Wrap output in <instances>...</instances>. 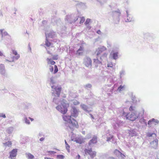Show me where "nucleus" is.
<instances>
[{
	"label": "nucleus",
	"mask_w": 159,
	"mask_h": 159,
	"mask_svg": "<svg viewBox=\"0 0 159 159\" xmlns=\"http://www.w3.org/2000/svg\"><path fill=\"white\" fill-rule=\"evenodd\" d=\"M71 115L63 116L62 118L63 120L66 122L65 125L66 126H68L69 128L71 130H74V127L77 128L78 126L77 121L73 118H72L71 116L76 117L78 116V111L75 107H73L71 110Z\"/></svg>",
	"instance_id": "f257e3e1"
},
{
	"label": "nucleus",
	"mask_w": 159,
	"mask_h": 159,
	"mask_svg": "<svg viewBox=\"0 0 159 159\" xmlns=\"http://www.w3.org/2000/svg\"><path fill=\"white\" fill-rule=\"evenodd\" d=\"M119 111L120 112L119 116L125 117L127 119L132 121H134L136 119L140 118V116L142 117L144 112L143 110L141 113L137 111H134L131 112L130 114H129V113L125 112L124 110H120Z\"/></svg>",
	"instance_id": "f03ea898"
},
{
	"label": "nucleus",
	"mask_w": 159,
	"mask_h": 159,
	"mask_svg": "<svg viewBox=\"0 0 159 159\" xmlns=\"http://www.w3.org/2000/svg\"><path fill=\"white\" fill-rule=\"evenodd\" d=\"M51 88L52 89V96H55L53 98V102L56 104H57L59 102V99L58 98L60 96L61 88L55 87L54 85L51 86Z\"/></svg>",
	"instance_id": "7ed1b4c3"
},
{
	"label": "nucleus",
	"mask_w": 159,
	"mask_h": 159,
	"mask_svg": "<svg viewBox=\"0 0 159 159\" xmlns=\"http://www.w3.org/2000/svg\"><path fill=\"white\" fill-rule=\"evenodd\" d=\"M79 16L75 14H71L66 16L65 18V21L70 24H75L79 20Z\"/></svg>",
	"instance_id": "20e7f679"
},
{
	"label": "nucleus",
	"mask_w": 159,
	"mask_h": 159,
	"mask_svg": "<svg viewBox=\"0 0 159 159\" xmlns=\"http://www.w3.org/2000/svg\"><path fill=\"white\" fill-rule=\"evenodd\" d=\"M69 107V104L63 101L61 102V104L58 105L56 107V109L63 114L66 113L67 111L68 107Z\"/></svg>",
	"instance_id": "39448f33"
},
{
	"label": "nucleus",
	"mask_w": 159,
	"mask_h": 159,
	"mask_svg": "<svg viewBox=\"0 0 159 159\" xmlns=\"http://www.w3.org/2000/svg\"><path fill=\"white\" fill-rule=\"evenodd\" d=\"M83 63L87 67H91L92 66L91 59L87 56H86L84 59Z\"/></svg>",
	"instance_id": "423d86ee"
},
{
	"label": "nucleus",
	"mask_w": 159,
	"mask_h": 159,
	"mask_svg": "<svg viewBox=\"0 0 159 159\" xmlns=\"http://www.w3.org/2000/svg\"><path fill=\"white\" fill-rule=\"evenodd\" d=\"M118 48H116L112 50L111 53L110 55L112 59L114 60H116L118 58V54L119 53Z\"/></svg>",
	"instance_id": "0eeeda50"
},
{
	"label": "nucleus",
	"mask_w": 159,
	"mask_h": 159,
	"mask_svg": "<svg viewBox=\"0 0 159 159\" xmlns=\"http://www.w3.org/2000/svg\"><path fill=\"white\" fill-rule=\"evenodd\" d=\"M51 23L53 25H57L58 27H61V21L60 19H57L56 17H54L52 19Z\"/></svg>",
	"instance_id": "6e6552de"
},
{
	"label": "nucleus",
	"mask_w": 159,
	"mask_h": 159,
	"mask_svg": "<svg viewBox=\"0 0 159 159\" xmlns=\"http://www.w3.org/2000/svg\"><path fill=\"white\" fill-rule=\"evenodd\" d=\"M84 151L86 154H88L89 155L92 159L96 155V152L95 151H92L91 148L89 149H86Z\"/></svg>",
	"instance_id": "1a4fd4ad"
},
{
	"label": "nucleus",
	"mask_w": 159,
	"mask_h": 159,
	"mask_svg": "<svg viewBox=\"0 0 159 159\" xmlns=\"http://www.w3.org/2000/svg\"><path fill=\"white\" fill-rule=\"evenodd\" d=\"M126 13L127 16L126 18V19L125 18V21L126 22H132L134 21V19L133 18V16L129 14V13L128 11L126 10Z\"/></svg>",
	"instance_id": "9d476101"
},
{
	"label": "nucleus",
	"mask_w": 159,
	"mask_h": 159,
	"mask_svg": "<svg viewBox=\"0 0 159 159\" xmlns=\"http://www.w3.org/2000/svg\"><path fill=\"white\" fill-rule=\"evenodd\" d=\"M0 74L4 76H7L5 65L2 64H0Z\"/></svg>",
	"instance_id": "9b49d317"
},
{
	"label": "nucleus",
	"mask_w": 159,
	"mask_h": 159,
	"mask_svg": "<svg viewBox=\"0 0 159 159\" xmlns=\"http://www.w3.org/2000/svg\"><path fill=\"white\" fill-rule=\"evenodd\" d=\"M17 149L16 148L13 149L9 153L10 156L9 157L11 159H13L14 157H16L17 155Z\"/></svg>",
	"instance_id": "f8f14e48"
},
{
	"label": "nucleus",
	"mask_w": 159,
	"mask_h": 159,
	"mask_svg": "<svg viewBox=\"0 0 159 159\" xmlns=\"http://www.w3.org/2000/svg\"><path fill=\"white\" fill-rule=\"evenodd\" d=\"M158 140L156 139L150 142V145L152 148L156 149L158 147Z\"/></svg>",
	"instance_id": "ddd939ff"
},
{
	"label": "nucleus",
	"mask_w": 159,
	"mask_h": 159,
	"mask_svg": "<svg viewBox=\"0 0 159 159\" xmlns=\"http://www.w3.org/2000/svg\"><path fill=\"white\" fill-rule=\"evenodd\" d=\"M0 32L2 35L1 40H3V37L6 36H7L8 37H9V39L10 38V35H9L4 29H0Z\"/></svg>",
	"instance_id": "4468645a"
},
{
	"label": "nucleus",
	"mask_w": 159,
	"mask_h": 159,
	"mask_svg": "<svg viewBox=\"0 0 159 159\" xmlns=\"http://www.w3.org/2000/svg\"><path fill=\"white\" fill-rule=\"evenodd\" d=\"M47 34V37L51 38H55L57 37V34L55 32L52 30L50 31Z\"/></svg>",
	"instance_id": "2eb2a0df"
},
{
	"label": "nucleus",
	"mask_w": 159,
	"mask_h": 159,
	"mask_svg": "<svg viewBox=\"0 0 159 159\" xmlns=\"http://www.w3.org/2000/svg\"><path fill=\"white\" fill-rule=\"evenodd\" d=\"M106 48L104 46H101L98 48L96 50L97 56L99 57V55L103 51L106 50Z\"/></svg>",
	"instance_id": "dca6fc26"
},
{
	"label": "nucleus",
	"mask_w": 159,
	"mask_h": 159,
	"mask_svg": "<svg viewBox=\"0 0 159 159\" xmlns=\"http://www.w3.org/2000/svg\"><path fill=\"white\" fill-rule=\"evenodd\" d=\"M97 142V137L96 136H94L93 138L90 140L89 143V145L90 147L93 146Z\"/></svg>",
	"instance_id": "f3484780"
},
{
	"label": "nucleus",
	"mask_w": 159,
	"mask_h": 159,
	"mask_svg": "<svg viewBox=\"0 0 159 159\" xmlns=\"http://www.w3.org/2000/svg\"><path fill=\"white\" fill-rule=\"evenodd\" d=\"M21 115L23 117V118L22 119V121L27 125H30V120L28 119L26 116L24 114H22Z\"/></svg>",
	"instance_id": "a211bd4d"
},
{
	"label": "nucleus",
	"mask_w": 159,
	"mask_h": 159,
	"mask_svg": "<svg viewBox=\"0 0 159 159\" xmlns=\"http://www.w3.org/2000/svg\"><path fill=\"white\" fill-rule=\"evenodd\" d=\"M93 64L96 67L102 64V61L99 60V57L97 56L96 59H93Z\"/></svg>",
	"instance_id": "6ab92c4d"
},
{
	"label": "nucleus",
	"mask_w": 159,
	"mask_h": 159,
	"mask_svg": "<svg viewBox=\"0 0 159 159\" xmlns=\"http://www.w3.org/2000/svg\"><path fill=\"white\" fill-rule=\"evenodd\" d=\"M80 107L86 112L89 113L90 111H91V110L90 108L84 104H81L80 105Z\"/></svg>",
	"instance_id": "aec40b11"
},
{
	"label": "nucleus",
	"mask_w": 159,
	"mask_h": 159,
	"mask_svg": "<svg viewBox=\"0 0 159 159\" xmlns=\"http://www.w3.org/2000/svg\"><path fill=\"white\" fill-rule=\"evenodd\" d=\"M20 56L19 55H16L13 56L11 57V60H9L8 58H6L5 59V61H9L10 62H14L15 60H18L20 58Z\"/></svg>",
	"instance_id": "412c9836"
},
{
	"label": "nucleus",
	"mask_w": 159,
	"mask_h": 159,
	"mask_svg": "<svg viewBox=\"0 0 159 159\" xmlns=\"http://www.w3.org/2000/svg\"><path fill=\"white\" fill-rule=\"evenodd\" d=\"M129 135L132 137L136 136L137 135V133L135 129H130L128 130Z\"/></svg>",
	"instance_id": "4be33fe9"
},
{
	"label": "nucleus",
	"mask_w": 159,
	"mask_h": 159,
	"mask_svg": "<svg viewBox=\"0 0 159 159\" xmlns=\"http://www.w3.org/2000/svg\"><path fill=\"white\" fill-rule=\"evenodd\" d=\"M85 20V18L84 17H80L79 16V20L76 23V25H80L83 23Z\"/></svg>",
	"instance_id": "5701e85b"
},
{
	"label": "nucleus",
	"mask_w": 159,
	"mask_h": 159,
	"mask_svg": "<svg viewBox=\"0 0 159 159\" xmlns=\"http://www.w3.org/2000/svg\"><path fill=\"white\" fill-rule=\"evenodd\" d=\"M84 51V47L83 46L80 47L79 49L76 51V54L79 56L82 55Z\"/></svg>",
	"instance_id": "b1692460"
},
{
	"label": "nucleus",
	"mask_w": 159,
	"mask_h": 159,
	"mask_svg": "<svg viewBox=\"0 0 159 159\" xmlns=\"http://www.w3.org/2000/svg\"><path fill=\"white\" fill-rule=\"evenodd\" d=\"M146 136L148 138L152 137L153 138H156L157 136V135L154 132L151 133L150 132H148L146 134Z\"/></svg>",
	"instance_id": "393cba45"
},
{
	"label": "nucleus",
	"mask_w": 159,
	"mask_h": 159,
	"mask_svg": "<svg viewBox=\"0 0 159 159\" xmlns=\"http://www.w3.org/2000/svg\"><path fill=\"white\" fill-rule=\"evenodd\" d=\"M45 34L46 37V39L45 41V45L47 47H49V46H50L51 45V43L50 42H49V41H48V40L47 39V34L46 32L45 33Z\"/></svg>",
	"instance_id": "a878e982"
},
{
	"label": "nucleus",
	"mask_w": 159,
	"mask_h": 159,
	"mask_svg": "<svg viewBox=\"0 0 159 159\" xmlns=\"http://www.w3.org/2000/svg\"><path fill=\"white\" fill-rule=\"evenodd\" d=\"M119 74L120 78V79H121L122 77L125 75V70L124 69H122L120 72Z\"/></svg>",
	"instance_id": "bb28decb"
},
{
	"label": "nucleus",
	"mask_w": 159,
	"mask_h": 159,
	"mask_svg": "<svg viewBox=\"0 0 159 159\" xmlns=\"http://www.w3.org/2000/svg\"><path fill=\"white\" fill-rule=\"evenodd\" d=\"M72 141H74L76 143H78L79 144H81L83 143V140L81 139H76L74 140L73 139H72Z\"/></svg>",
	"instance_id": "cd10ccee"
},
{
	"label": "nucleus",
	"mask_w": 159,
	"mask_h": 159,
	"mask_svg": "<svg viewBox=\"0 0 159 159\" xmlns=\"http://www.w3.org/2000/svg\"><path fill=\"white\" fill-rule=\"evenodd\" d=\"M48 64H50L52 65H54L55 64V62L52 60L51 59L47 58V59Z\"/></svg>",
	"instance_id": "c85d7f7f"
},
{
	"label": "nucleus",
	"mask_w": 159,
	"mask_h": 159,
	"mask_svg": "<svg viewBox=\"0 0 159 159\" xmlns=\"http://www.w3.org/2000/svg\"><path fill=\"white\" fill-rule=\"evenodd\" d=\"M107 54L106 53L103 54L100 57V60L101 61L104 59H106L107 57Z\"/></svg>",
	"instance_id": "c756f323"
},
{
	"label": "nucleus",
	"mask_w": 159,
	"mask_h": 159,
	"mask_svg": "<svg viewBox=\"0 0 159 159\" xmlns=\"http://www.w3.org/2000/svg\"><path fill=\"white\" fill-rule=\"evenodd\" d=\"M26 155H27V157L29 159H33L34 158V156L30 153H26Z\"/></svg>",
	"instance_id": "7c9ffc66"
},
{
	"label": "nucleus",
	"mask_w": 159,
	"mask_h": 159,
	"mask_svg": "<svg viewBox=\"0 0 159 159\" xmlns=\"http://www.w3.org/2000/svg\"><path fill=\"white\" fill-rule=\"evenodd\" d=\"M112 126L114 129H117L119 127V125L117 121L115 122L112 124Z\"/></svg>",
	"instance_id": "2f4dec72"
},
{
	"label": "nucleus",
	"mask_w": 159,
	"mask_h": 159,
	"mask_svg": "<svg viewBox=\"0 0 159 159\" xmlns=\"http://www.w3.org/2000/svg\"><path fill=\"white\" fill-rule=\"evenodd\" d=\"M139 122L142 124H143L145 125H147V122L146 120L143 118H141L139 120Z\"/></svg>",
	"instance_id": "473e14b6"
},
{
	"label": "nucleus",
	"mask_w": 159,
	"mask_h": 159,
	"mask_svg": "<svg viewBox=\"0 0 159 159\" xmlns=\"http://www.w3.org/2000/svg\"><path fill=\"white\" fill-rule=\"evenodd\" d=\"M121 152L117 149H116L114 151V154L117 157H119L120 155L121 154Z\"/></svg>",
	"instance_id": "72a5a7b5"
},
{
	"label": "nucleus",
	"mask_w": 159,
	"mask_h": 159,
	"mask_svg": "<svg viewBox=\"0 0 159 159\" xmlns=\"http://www.w3.org/2000/svg\"><path fill=\"white\" fill-rule=\"evenodd\" d=\"M13 131V128L12 127H10L8 128V129L7 130V131L8 133L9 134H11Z\"/></svg>",
	"instance_id": "f704fd0d"
},
{
	"label": "nucleus",
	"mask_w": 159,
	"mask_h": 159,
	"mask_svg": "<svg viewBox=\"0 0 159 159\" xmlns=\"http://www.w3.org/2000/svg\"><path fill=\"white\" fill-rule=\"evenodd\" d=\"M152 120H153L152 122H153V124L155 125H156L157 124H159V121L155 119L154 118H152Z\"/></svg>",
	"instance_id": "c9c22d12"
},
{
	"label": "nucleus",
	"mask_w": 159,
	"mask_h": 159,
	"mask_svg": "<svg viewBox=\"0 0 159 159\" xmlns=\"http://www.w3.org/2000/svg\"><path fill=\"white\" fill-rule=\"evenodd\" d=\"M109 135H110V136L107 137V141L108 142L110 141L111 139H112V140H113V137H114L113 135H110V134H109Z\"/></svg>",
	"instance_id": "e433bc0d"
},
{
	"label": "nucleus",
	"mask_w": 159,
	"mask_h": 159,
	"mask_svg": "<svg viewBox=\"0 0 159 159\" xmlns=\"http://www.w3.org/2000/svg\"><path fill=\"white\" fill-rule=\"evenodd\" d=\"M65 144H66V148L67 149V151L69 152V150H70V149H69L70 146L67 143V142L66 141V140H65Z\"/></svg>",
	"instance_id": "4c0bfd02"
},
{
	"label": "nucleus",
	"mask_w": 159,
	"mask_h": 159,
	"mask_svg": "<svg viewBox=\"0 0 159 159\" xmlns=\"http://www.w3.org/2000/svg\"><path fill=\"white\" fill-rule=\"evenodd\" d=\"M153 120H152V119L151 120H150L148 122V127H151L152 126V125L153 124V122H152Z\"/></svg>",
	"instance_id": "58836bf2"
},
{
	"label": "nucleus",
	"mask_w": 159,
	"mask_h": 159,
	"mask_svg": "<svg viewBox=\"0 0 159 159\" xmlns=\"http://www.w3.org/2000/svg\"><path fill=\"white\" fill-rule=\"evenodd\" d=\"M84 88L86 89H88L92 87V85L90 84H87L84 85Z\"/></svg>",
	"instance_id": "ea45409f"
},
{
	"label": "nucleus",
	"mask_w": 159,
	"mask_h": 159,
	"mask_svg": "<svg viewBox=\"0 0 159 159\" xmlns=\"http://www.w3.org/2000/svg\"><path fill=\"white\" fill-rule=\"evenodd\" d=\"M124 89V86L121 85H120L118 87L117 90L119 92L122 91Z\"/></svg>",
	"instance_id": "a19ab883"
},
{
	"label": "nucleus",
	"mask_w": 159,
	"mask_h": 159,
	"mask_svg": "<svg viewBox=\"0 0 159 159\" xmlns=\"http://www.w3.org/2000/svg\"><path fill=\"white\" fill-rule=\"evenodd\" d=\"M64 157V156L62 155H57V158L58 159H63Z\"/></svg>",
	"instance_id": "79ce46f5"
},
{
	"label": "nucleus",
	"mask_w": 159,
	"mask_h": 159,
	"mask_svg": "<svg viewBox=\"0 0 159 159\" xmlns=\"http://www.w3.org/2000/svg\"><path fill=\"white\" fill-rule=\"evenodd\" d=\"M12 143L11 142L8 141L4 143V145L6 146H7L8 147H10L11 146Z\"/></svg>",
	"instance_id": "37998d69"
},
{
	"label": "nucleus",
	"mask_w": 159,
	"mask_h": 159,
	"mask_svg": "<svg viewBox=\"0 0 159 159\" xmlns=\"http://www.w3.org/2000/svg\"><path fill=\"white\" fill-rule=\"evenodd\" d=\"M114 13H115V14H117V18L118 19H119V17L120 16V11L119 10H118L117 11H115V12H114Z\"/></svg>",
	"instance_id": "c03bdc74"
},
{
	"label": "nucleus",
	"mask_w": 159,
	"mask_h": 159,
	"mask_svg": "<svg viewBox=\"0 0 159 159\" xmlns=\"http://www.w3.org/2000/svg\"><path fill=\"white\" fill-rule=\"evenodd\" d=\"M117 122L118 124L119 127L120 126L123 125L124 124V122H123V121H122L120 120H117Z\"/></svg>",
	"instance_id": "a18cd8bd"
},
{
	"label": "nucleus",
	"mask_w": 159,
	"mask_h": 159,
	"mask_svg": "<svg viewBox=\"0 0 159 159\" xmlns=\"http://www.w3.org/2000/svg\"><path fill=\"white\" fill-rule=\"evenodd\" d=\"M107 67H111V68L113 69L114 70V69L113 68V64L112 62H109L107 64Z\"/></svg>",
	"instance_id": "49530a36"
},
{
	"label": "nucleus",
	"mask_w": 159,
	"mask_h": 159,
	"mask_svg": "<svg viewBox=\"0 0 159 159\" xmlns=\"http://www.w3.org/2000/svg\"><path fill=\"white\" fill-rule=\"evenodd\" d=\"M91 21V19L89 18H88L86 19V21L85 22V24L86 25H88L89 23Z\"/></svg>",
	"instance_id": "de8ad7c7"
},
{
	"label": "nucleus",
	"mask_w": 159,
	"mask_h": 159,
	"mask_svg": "<svg viewBox=\"0 0 159 159\" xmlns=\"http://www.w3.org/2000/svg\"><path fill=\"white\" fill-rule=\"evenodd\" d=\"M54 71L53 72V73L54 74H56V73H57L58 71V68H57V66H56V65H55L54 66Z\"/></svg>",
	"instance_id": "09e8293b"
},
{
	"label": "nucleus",
	"mask_w": 159,
	"mask_h": 159,
	"mask_svg": "<svg viewBox=\"0 0 159 159\" xmlns=\"http://www.w3.org/2000/svg\"><path fill=\"white\" fill-rule=\"evenodd\" d=\"M132 100L133 101V102H136V97L135 96H134L133 95L132 96V98H131Z\"/></svg>",
	"instance_id": "8fccbe9b"
},
{
	"label": "nucleus",
	"mask_w": 159,
	"mask_h": 159,
	"mask_svg": "<svg viewBox=\"0 0 159 159\" xmlns=\"http://www.w3.org/2000/svg\"><path fill=\"white\" fill-rule=\"evenodd\" d=\"M50 85L53 84L55 83L54 81L53 80V78L52 77H51L50 78Z\"/></svg>",
	"instance_id": "3c124183"
},
{
	"label": "nucleus",
	"mask_w": 159,
	"mask_h": 159,
	"mask_svg": "<svg viewBox=\"0 0 159 159\" xmlns=\"http://www.w3.org/2000/svg\"><path fill=\"white\" fill-rule=\"evenodd\" d=\"M119 157L121 158L122 159H125V155L123 154L121 152V154L120 155Z\"/></svg>",
	"instance_id": "603ef678"
},
{
	"label": "nucleus",
	"mask_w": 159,
	"mask_h": 159,
	"mask_svg": "<svg viewBox=\"0 0 159 159\" xmlns=\"http://www.w3.org/2000/svg\"><path fill=\"white\" fill-rule=\"evenodd\" d=\"M0 91L2 93H7L8 92V90L6 89H0Z\"/></svg>",
	"instance_id": "864d4df0"
},
{
	"label": "nucleus",
	"mask_w": 159,
	"mask_h": 159,
	"mask_svg": "<svg viewBox=\"0 0 159 159\" xmlns=\"http://www.w3.org/2000/svg\"><path fill=\"white\" fill-rule=\"evenodd\" d=\"M109 90V91L110 92V93H107V94L108 95V96H111V95L112 93V92L113 91V89H110Z\"/></svg>",
	"instance_id": "5fc2aeb1"
},
{
	"label": "nucleus",
	"mask_w": 159,
	"mask_h": 159,
	"mask_svg": "<svg viewBox=\"0 0 159 159\" xmlns=\"http://www.w3.org/2000/svg\"><path fill=\"white\" fill-rule=\"evenodd\" d=\"M0 117L4 118H6L5 114L3 113H0Z\"/></svg>",
	"instance_id": "6e6d98bb"
},
{
	"label": "nucleus",
	"mask_w": 159,
	"mask_h": 159,
	"mask_svg": "<svg viewBox=\"0 0 159 159\" xmlns=\"http://www.w3.org/2000/svg\"><path fill=\"white\" fill-rule=\"evenodd\" d=\"M12 53L13 54L15 55H19V54H18L17 51L16 50H12Z\"/></svg>",
	"instance_id": "4d7b16f0"
},
{
	"label": "nucleus",
	"mask_w": 159,
	"mask_h": 159,
	"mask_svg": "<svg viewBox=\"0 0 159 159\" xmlns=\"http://www.w3.org/2000/svg\"><path fill=\"white\" fill-rule=\"evenodd\" d=\"M54 69V68L53 66H49V70L51 72H52L53 71Z\"/></svg>",
	"instance_id": "13d9d810"
},
{
	"label": "nucleus",
	"mask_w": 159,
	"mask_h": 159,
	"mask_svg": "<svg viewBox=\"0 0 159 159\" xmlns=\"http://www.w3.org/2000/svg\"><path fill=\"white\" fill-rule=\"evenodd\" d=\"M53 60H56L57 59V55H54L52 57Z\"/></svg>",
	"instance_id": "bf43d9fd"
},
{
	"label": "nucleus",
	"mask_w": 159,
	"mask_h": 159,
	"mask_svg": "<svg viewBox=\"0 0 159 159\" xmlns=\"http://www.w3.org/2000/svg\"><path fill=\"white\" fill-rule=\"evenodd\" d=\"M48 153H50V154H54L57 153L56 152L54 151H48Z\"/></svg>",
	"instance_id": "052dcab7"
},
{
	"label": "nucleus",
	"mask_w": 159,
	"mask_h": 159,
	"mask_svg": "<svg viewBox=\"0 0 159 159\" xmlns=\"http://www.w3.org/2000/svg\"><path fill=\"white\" fill-rule=\"evenodd\" d=\"M134 109V107L132 106H130L129 108V110L130 111H133Z\"/></svg>",
	"instance_id": "680f3d73"
},
{
	"label": "nucleus",
	"mask_w": 159,
	"mask_h": 159,
	"mask_svg": "<svg viewBox=\"0 0 159 159\" xmlns=\"http://www.w3.org/2000/svg\"><path fill=\"white\" fill-rule=\"evenodd\" d=\"M76 159H80V156L79 154H78L76 156Z\"/></svg>",
	"instance_id": "e2e57ef3"
},
{
	"label": "nucleus",
	"mask_w": 159,
	"mask_h": 159,
	"mask_svg": "<svg viewBox=\"0 0 159 159\" xmlns=\"http://www.w3.org/2000/svg\"><path fill=\"white\" fill-rule=\"evenodd\" d=\"M107 45L108 48H110L111 47V44L109 42H107Z\"/></svg>",
	"instance_id": "0e129e2a"
},
{
	"label": "nucleus",
	"mask_w": 159,
	"mask_h": 159,
	"mask_svg": "<svg viewBox=\"0 0 159 159\" xmlns=\"http://www.w3.org/2000/svg\"><path fill=\"white\" fill-rule=\"evenodd\" d=\"M9 37H6V40H7V41H8V40H11V36H10V39H9Z\"/></svg>",
	"instance_id": "69168bd1"
},
{
	"label": "nucleus",
	"mask_w": 159,
	"mask_h": 159,
	"mask_svg": "<svg viewBox=\"0 0 159 159\" xmlns=\"http://www.w3.org/2000/svg\"><path fill=\"white\" fill-rule=\"evenodd\" d=\"M97 33L98 34H101V32L100 30H99L97 31Z\"/></svg>",
	"instance_id": "338daca9"
},
{
	"label": "nucleus",
	"mask_w": 159,
	"mask_h": 159,
	"mask_svg": "<svg viewBox=\"0 0 159 159\" xmlns=\"http://www.w3.org/2000/svg\"><path fill=\"white\" fill-rule=\"evenodd\" d=\"M89 115L90 116V117L92 119H94V118L92 114H90Z\"/></svg>",
	"instance_id": "774afa93"
}]
</instances>
